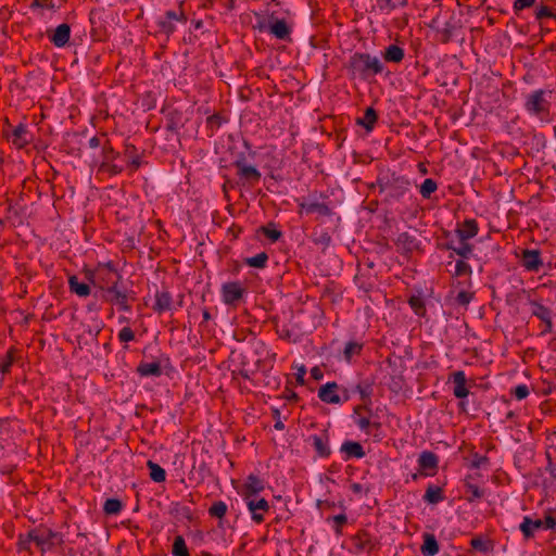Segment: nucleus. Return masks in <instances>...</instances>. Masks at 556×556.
Instances as JSON below:
<instances>
[{
    "mask_svg": "<svg viewBox=\"0 0 556 556\" xmlns=\"http://www.w3.org/2000/svg\"><path fill=\"white\" fill-rule=\"evenodd\" d=\"M70 36H71V27H70V25L64 23V24L59 25L55 28L52 36H50V40L54 46L61 48V47H64L68 42Z\"/></svg>",
    "mask_w": 556,
    "mask_h": 556,
    "instance_id": "16",
    "label": "nucleus"
},
{
    "mask_svg": "<svg viewBox=\"0 0 556 556\" xmlns=\"http://www.w3.org/2000/svg\"><path fill=\"white\" fill-rule=\"evenodd\" d=\"M13 359L11 356V353L9 352L7 355V358L3 363H0V371L8 372L10 370V367L12 366Z\"/></svg>",
    "mask_w": 556,
    "mask_h": 556,
    "instance_id": "52",
    "label": "nucleus"
},
{
    "mask_svg": "<svg viewBox=\"0 0 556 556\" xmlns=\"http://www.w3.org/2000/svg\"><path fill=\"white\" fill-rule=\"evenodd\" d=\"M137 371L141 376H155L159 377L162 375V369L159 363H141Z\"/></svg>",
    "mask_w": 556,
    "mask_h": 556,
    "instance_id": "26",
    "label": "nucleus"
},
{
    "mask_svg": "<svg viewBox=\"0 0 556 556\" xmlns=\"http://www.w3.org/2000/svg\"><path fill=\"white\" fill-rule=\"evenodd\" d=\"M102 152H103V161L102 162L114 163V161L119 156V153L115 152L112 147H104Z\"/></svg>",
    "mask_w": 556,
    "mask_h": 556,
    "instance_id": "44",
    "label": "nucleus"
},
{
    "mask_svg": "<svg viewBox=\"0 0 556 556\" xmlns=\"http://www.w3.org/2000/svg\"><path fill=\"white\" fill-rule=\"evenodd\" d=\"M261 230L273 242L278 241L282 236L281 231L274 227V224L263 226Z\"/></svg>",
    "mask_w": 556,
    "mask_h": 556,
    "instance_id": "37",
    "label": "nucleus"
},
{
    "mask_svg": "<svg viewBox=\"0 0 556 556\" xmlns=\"http://www.w3.org/2000/svg\"><path fill=\"white\" fill-rule=\"evenodd\" d=\"M56 536H58V534L51 530H45L41 532L38 530H34L28 533L29 540L35 542L38 546H41V547H43L46 544L53 545L54 539Z\"/></svg>",
    "mask_w": 556,
    "mask_h": 556,
    "instance_id": "14",
    "label": "nucleus"
},
{
    "mask_svg": "<svg viewBox=\"0 0 556 556\" xmlns=\"http://www.w3.org/2000/svg\"><path fill=\"white\" fill-rule=\"evenodd\" d=\"M330 236L328 233H323L319 239L317 240L318 243H323L325 245H328L330 242Z\"/></svg>",
    "mask_w": 556,
    "mask_h": 556,
    "instance_id": "61",
    "label": "nucleus"
},
{
    "mask_svg": "<svg viewBox=\"0 0 556 556\" xmlns=\"http://www.w3.org/2000/svg\"><path fill=\"white\" fill-rule=\"evenodd\" d=\"M174 556H190L182 536H176L173 544Z\"/></svg>",
    "mask_w": 556,
    "mask_h": 556,
    "instance_id": "31",
    "label": "nucleus"
},
{
    "mask_svg": "<svg viewBox=\"0 0 556 556\" xmlns=\"http://www.w3.org/2000/svg\"><path fill=\"white\" fill-rule=\"evenodd\" d=\"M521 262L523 267L530 271H539L542 266L541 254L538 250H525Z\"/></svg>",
    "mask_w": 556,
    "mask_h": 556,
    "instance_id": "8",
    "label": "nucleus"
},
{
    "mask_svg": "<svg viewBox=\"0 0 556 556\" xmlns=\"http://www.w3.org/2000/svg\"><path fill=\"white\" fill-rule=\"evenodd\" d=\"M454 26L451 23H445L444 27L440 30L441 41L447 43L453 36Z\"/></svg>",
    "mask_w": 556,
    "mask_h": 556,
    "instance_id": "43",
    "label": "nucleus"
},
{
    "mask_svg": "<svg viewBox=\"0 0 556 556\" xmlns=\"http://www.w3.org/2000/svg\"><path fill=\"white\" fill-rule=\"evenodd\" d=\"M472 300V293L460 291L456 296V302L462 306H467Z\"/></svg>",
    "mask_w": 556,
    "mask_h": 556,
    "instance_id": "45",
    "label": "nucleus"
},
{
    "mask_svg": "<svg viewBox=\"0 0 556 556\" xmlns=\"http://www.w3.org/2000/svg\"><path fill=\"white\" fill-rule=\"evenodd\" d=\"M118 339L122 342H128L135 339V333L129 327H124L118 333Z\"/></svg>",
    "mask_w": 556,
    "mask_h": 556,
    "instance_id": "47",
    "label": "nucleus"
},
{
    "mask_svg": "<svg viewBox=\"0 0 556 556\" xmlns=\"http://www.w3.org/2000/svg\"><path fill=\"white\" fill-rule=\"evenodd\" d=\"M305 375H306V369L303 366L300 367L298 372H296V381H298V383H300V384L304 383Z\"/></svg>",
    "mask_w": 556,
    "mask_h": 556,
    "instance_id": "57",
    "label": "nucleus"
},
{
    "mask_svg": "<svg viewBox=\"0 0 556 556\" xmlns=\"http://www.w3.org/2000/svg\"><path fill=\"white\" fill-rule=\"evenodd\" d=\"M356 389L359 392L362 400L365 401L369 399V392L366 389H363L359 384L356 387Z\"/></svg>",
    "mask_w": 556,
    "mask_h": 556,
    "instance_id": "60",
    "label": "nucleus"
},
{
    "mask_svg": "<svg viewBox=\"0 0 556 556\" xmlns=\"http://www.w3.org/2000/svg\"><path fill=\"white\" fill-rule=\"evenodd\" d=\"M543 521V528L545 529H555L556 528V519L552 516H546Z\"/></svg>",
    "mask_w": 556,
    "mask_h": 556,
    "instance_id": "54",
    "label": "nucleus"
},
{
    "mask_svg": "<svg viewBox=\"0 0 556 556\" xmlns=\"http://www.w3.org/2000/svg\"><path fill=\"white\" fill-rule=\"evenodd\" d=\"M334 521L339 525V526H342L346 522V517L345 515H338L334 517Z\"/></svg>",
    "mask_w": 556,
    "mask_h": 556,
    "instance_id": "63",
    "label": "nucleus"
},
{
    "mask_svg": "<svg viewBox=\"0 0 556 556\" xmlns=\"http://www.w3.org/2000/svg\"><path fill=\"white\" fill-rule=\"evenodd\" d=\"M122 509V502L117 498H109L104 503L103 510L106 515H116Z\"/></svg>",
    "mask_w": 556,
    "mask_h": 556,
    "instance_id": "34",
    "label": "nucleus"
},
{
    "mask_svg": "<svg viewBox=\"0 0 556 556\" xmlns=\"http://www.w3.org/2000/svg\"><path fill=\"white\" fill-rule=\"evenodd\" d=\"M419 466L424 470H433L438 466V456L432 452H422L418 459Z\"/></svg>",
    "mask_w": 556,
    "mask_h": 556,
    "instance_id": "23",
    "label": "nucleus"
},
{
    "mask_svg": "<svg viewBox=\"0 0 556 556\" xmlns=\"http://www.w3.org/2000/svg\"><path fill=\"white\" fill-rule=\"evenodd\" d=\"M300 214H317L319 216H330L332 214L331 208L320 202H302L300 203Z\"/></svg>",
    "mask_w": 556,
    "mask_h": 556,
    "instance_id": "10",
    "label": "nucleus"
},
{
    "mask_svg": "<svg viewBox=\"0 0 556 556\" xmlns=\"http://www.w3.org/2000/svg\"><path fill=\"white\" fill-rule=\"evenodd\" d=\"M89 146L91 148H98L100 146V139L97 138V137H92L90 140H89Z\"/></svg>",
    "mask_w": 556,
    "mask_h": 556,
    "instance_id": "64",
    "label": "nucleus"
},
{
    "mask_svg": "<svg viewBox=\"0 0 556 556\" xmlns=\"http://www.w3.org/2000/svg\"><path fill=\"white\" fill-rule=\"evenodd\" d=\"M222 294L225 304L237 306L244 294V289L238 281L226 282L222 287Z\"/></svg>",
    "mask_w": 556,
    "mask_h": 556,
    "instance_id": "5",
    "label": "nucleus"
},
{
    "mask_svg": "<svg viewBox=\"0 0 556 556\" xmlns=\"http://www.w3.org/2000/svg\"><path fill=\"white\" fill-rule=\"evenodd\" d=\"M526 109L541 119H545L549 113V102L545 99V91L536 90L529 94L526 101Z\"/></svg>",
    "mask_w": 556,
    "mask_h": 556,
    "instance_id": "4",
    "label": "nucleus"
},
{
    "mask_svg": "<svg viewBox=\"0 0 556 556\" xmlns=\"http://www.w3.org/2000/svg\"><path fill=\"white\" fill-rule=\"evenodd\" d=\"M249 510L252 514V519L261 523L264 521V513L268 511L269 505L265 498H257L253 496L251 498H245Z\"/></svg>",
    "mask_w": 556,
    "mask_h": 556,
    "instance_id": "6",
    "label": "nucleus"
},
{
    "mask_svg": "<svg viewBox=\"0 0 556 556\" xmlns=\"http://www.w3.org/2000/svg\"><path fill=\"white\" fill-rule=\"evenodd\" d=\"M377 121V113L372 108H367L362 118L357 119V124L365 127L367 130H371Z\"/></svg>",
    "mask_w": 556,
    "mask_h": 556,
    "instance_id": "29",
    "label": "nucleus"
},
{
    "mask_svg": "<svg viewBox=\"0 0 556 556\" xmlns=\"http://www.w3.org/2000/svg\"><path fill=\"white\" fill-rule=\"evenodd\" d=\"M184 18V13H177L175 11H167L166 12V20L168 21H179Z\"/></svg>",
    "mask_w": 556,
    "mask_h": 556,
    "instance_id": "55",
    "label": "nucleus"
},
{
    "mask_svg": "<svg viewBox=\"0 0 556 556\" xmlns=\"http://www.w3.org/2000/svg\"><path fill=\"white\" fill-rule=\"evenodd\" d=\"M363 349V345L357 343V342H349L346 345H345V349H344V357L348 362L351 361V358L354 356V355H358L361 353Z\"/></svg>",
    "mask_w": 556,
    "mask_h": 556,
    "instance_id": "40",
    "label": "nucleus"
},
{
    "mask_svg": "<svg viewBox=\"0 0 556 556\" xmlns=\"http://www.w3.org/2000/svg\"><path fill=\"white\" fill-rule=\"evenodd\" d=\"M535 3V0H515L514 10L520 11L526 8H531Z\"/></svg>",
    "mask_w": 556,
    "mask_h": 556,
    "instance_id": "49",
    "label": "nucleus"
},
{
    "mask_svg": "<svg viewBox=\"0 0 556 556\" xmlns=\"http://www.w3.org/2000/svg\"><path fill=\"white\" fill-rule=\"evenodd\" d=\"M273 418L276 420L275 429L282 430L285 428V425L280 420V412H279V409H273Z\"/></svg>",
    "mask_w": 556,
    "mask_h": 556,
    "instance_id": "53",
    "label": "nucleus"
},
{
    "mask_svg": "<svg viewBox=\"0 0 556 556\" xmlns=\"http://www.w3.org/2000/svg\"><path fill=\"white\" fill-rule=\"evenodd\" d=\"M269 31L276 38L287 40L290 37V27L287 25L285 20H279L274 16L270 18Z\"/></svg>",
    "mask_w": 556,
    "mask_h": 556,
    "instance_id": "13",
    "label": "nucleus"
},
{
    "mask_svg": "<svg viewBox=\"0 0 556 556\" xmlns=\"http://www.w3.org/2000/svg\"><path fill=\"white\" fill-rule=\"evenodd\" d=\"M450 249H452V247H450ZM453 251L457 255L467 258L472 252V245L467 242H462V245L459 248H453Z\"/></svg>",
    "mask_w": 556,
    "mask_h": 556,
    "instance_id": "42",
    "label": "nucleus"
},
{
    "mask_svg": "<svg viewBox=\"0 0 556 556\" xmlns=\"http://www.w3.org/2000/svg\"><path fill=\"white\" fill-rule=\"evenodd\" d=\"M235 166L238 169V176L245 182L255 185L260 181L262 175L256 167L247 164L244 161H237Z\"/></svg>",
    "mask_w": 556,
    "mask_h": 556,
    "instance_id": "7",
    "label": "nucleus"
},
{
    "mask_svg": "<svg viewBox=\"0 0 556 556\" xmlns=\"http://www.w3.org/2000/svg\"><path fill=\"white\" fill-rule=\"evenodd\" d=\"M349 66L353 73L358 74L362 78H368L383 71L380 60L368 53H354L350 59Z\"/></svg>",
    "mask_w": 556,
    "mask_h": 556,
    "instance_id": "1",
    "label": "nucleus"
},
{
    "mask_svg": "<svg viewBox=\"0 0 556 556\" xmlns=\"http://www.w3.org/2000/svg\"><path fill=\"white\" fill-rule=\"evenodd\" d=\"M520 531L526 539L533 536V531L543 528V521L541 519L532 520L530 517H525L520 525Z\"/></svg>",
    "mask_w": 556,
    "mask_h": 556,
    "instance_id": "18",
    "label": "nucleus"
},
{
    "mask_svg": "<svg viewBox=\"0 0 556 556\" xmlns=\"http://www.w3.org/2000/svg\"><path fill=\"white\" fill-rule=\"evenodd\" d=\"M383 56L388 62L400 63L404 58V50L399 46L391 45L386 49Z\"/></svg>",
    "mask_w": 556,
    "mask_h": 556,
    "instance_id": "27",
    "label": "nucleus"
},
{
    "mask_svg": "<svg viewBox=\"0 0 556 556\" xmlns=\"http://www.w3.org/2000/svg\"><path fill=\"white\" fill-rule=\"evenodd\" d=\"M437 188V182L431 178H427L420 186V193L424 198L429 199Z\"/></svg>",
    "mask_w": 556,
    "mask_h": 556,
    "instance_id": "35",
    "label": "nucleus"
},
{
    "mask_svg": "<svg viewBox=\"0 0 556 556\" xmlns=\"http://www.w3.org/2000/svg\"><path fill=\"white\" fill-rule=\"evenodd\" d=\"M311 376L315 380H320L324 375H323V371L320 370V368L316 366V367L312 368Z\"/></svg>",
    "mask_w": 556,
    "mask_h": 556,
    "instance_id": "59",
    "label": "nucleus"
},
{
    "mask_svg": "<svg viewBox=\"0 0 556 556\" xmlns=\"http://www.w3.org/2000/svg\"><path fill=\"white\" fill-rule=\"evenodd\" d=\"M313 445L321 457H327L330 455V448L328 446V437L326 434L324 435H313Z\"/></svg>",
    "mask_w": 556,
    "mask_h": 556,
    "instance_id": "21",
    "label": "nucleus"
},
{
    "mask_svg": "<svg viewBox=\"0 0 556 556\" xmlns=\"http://www.w3.org/2000/svg\"><path fill=\"white\" fill-rule=\"evenodd\" d=\"M99 275H104L103 279L108 285H110L105 289L106 300L118 305L121 309L128 311L130 307L127 304V295L124 291L117 288V283L121 280L118 273L108 268L101 270Z\"/></svg>",
    "mask_w": 556,
    "mask_h": 556,
    "instance_id": "2",
    "label": "nucleus"
},
{
    "mask_svg": "<svg viewBox=\"0 0 556 556\" xmlns=\"http://www.w3.org/2000/svg\"><path fill=\"white\" fill-rule=\"evenodd\" d=\"M409 305L414 309V312L417 315H424L425 314V304L424 301L418 296H412L409 299Z\"/></svg>",
    "mask_w": 556,
    "mask_h": 556,
    "instance_id": "41",
    "label": "nucleus"
},
{
    "mask_svg": "<svg viewBox=\"0 0 556 556\" xmlns=\"http://www.w3.org/2000/svg\"><path fill=\"white\" fill-rule=\"evenodd\" d=\"M465 486H466V493L470 494L468 496V498H467L469 502H473L476 500H479V498H481L484 495V491L483 490H481L476 484H472L468 480L466 481Z\"/></svg>",
    "mask_w": 556,
    "mask_h": 556,
    "instance_id": "33",
    "label": "nucleus"
},
{
    "mask_svg": "<svg viewBox=\"0 0 556 556\" xmlns=\"http://www.w3.org/2000/svg\"><path fill=\"white\" fill-rule=\"evenodd\" d=\"M341 451L349 457L362 458L365 455L363 446L358 442L346 441L342 444Z\"/></svg>",
    "mask_w": 556,
    "mask_h": 556,
    "instance_id": "22",
    "label": "nucleus"
},
{
    "mask_svg": "<svg viewBox=\"0 0 556 556\" xmlns=\"http://www.w3.org/2000/svg\"><path fill=\"white\" fill-rule=\"evenodd\" d=\"M455 273L457 276H463L471 273V267L464 261H458L455 266Z\"/></svg>",
    "mask_w": 556,
    "mask_h": 556,
    "instance_id": "46",
    "label": "nucleus"
},
{
    "mask_svg": "<svg viewBox=\"0 0 556 556\" xmlns=\"http://www.w3.org/2000/svg\"><path fill=\"white\" fill-rule=\"evenodd\" d=\"M456 233L460 240V242H466L467 240L473 238L478 233V225L475 219L465 220L457 229Z\"/></svg>",
    "mask_w": 556,
    "mask_h": 556,
    "instance_id": "15",
    "label": "nucleus"
},
{
    "mask_svg": "<svg viewBox=\"0 0 556 556\" xmlns=\"http://www.w3.org/2000/svg\"><path fill=\"white\" fill-rule=\"evenodd\" d=\"M533 306L534 308L532 311V314L542 321H545L552 317L551 311L546 306L539 303H534Z\"/></svg>",
    "mask_w": 556,
    "mask_h": 556,
    "instance_id": "38",
    "label": "nucleus"
},
{
    "mask_svg": "<svg viewBox=\"0 0 556 556\" xmlns=\"http://www.w3.org/2000/svg\"><path fill=\"white\" fill-rule=\"evenodd\" d=\"M535 15H536V18H538V20H542V18H544V17H552V16H553V12H552V10H551L548 7H546V5H542V7L538 10V12H536V14H535Z\"/></svg>",
    "mask_w": 556,
    "mask_h": 556,
    "instance_id": "50",
    "label": "nucleus"
},
{
    "mask_svg": "<svg viewBox=\"0 0 556 556\" xmlns=\"http://www.w3.org/2000/svg\"><path fill=\"white\" fill-rule=\"evenodd\" d=\"M544 324H545V329L543 330V333L552 332V330H553L552 317L548 318L547 320H545Z\"/></svg>",
    "mask_w": 556,
    "mask_h": 556,
    "instance_id": "62",
    "label": "nucleus"
},
{
    "mask_svg": "<svg viewBox=\"0 0 556 556\" xmlns=\"http://www.w3.org/2000/svg\"><path fill=\"white\" fill-rule=\"evenodd\" d=\"M380 192L386 194V198L397 200L402 198L409 188V181L404 176L395 174L384 175L379 178Z\"/></svg>",
    "mask_w": 556,
    "mask_h": 556,
    "instance_id": "3",
    "label": "nucleus"
},
{
    "mask_svg": "<svg viewBox=\"0 0 556 556\" xmlns=\"http://www.w3.org/2000/svg\"><path fill=\"white\" fill-rule=\"evenodd\" d=\"M268 255L265 252L258 253L253 257L247 258L245 263L255 268H264L266 266Z\"/></svg>",
    "mask_w": 556,
    "mask_h": 556,
    "instance_id": "32",
    "label": "nucleus"
},
{
    "mask_svg": "<svg viewBox=\"0 0 556 556\" xmlns=\"http://www.w3.org/2000/svg\"><path fill=\"white\" fill-rule=\"evenodd\" d=\"M172 296L167 291L157 292L155 295L154 311L164 312L170 309Z\"/></svg>",
    "mask_w": 556,
    "mask_h": 556,
    "instance_id": "20",
    "label": "nucleus"
},
{
    "mask_svg": "<svg viewBox=\"0 0 556 556\" xmlns=\"http://www.w3.org/2000/svg\"><path fill=\"white\" fill-rule=\"evenodd\" d=\"M452 380H453V394L457 399H464L469 394V390L466 387V376L465 372L462 370L455 371L452 374Z\"/></svg>",
    "mask_w": 556,
    "mask_h": 556,
    "instance_id": "12",
    "label": "nucleus"
},
{
    "mask_svg": "<svg viewBox=\"0 0 556 556\" xmlns=\"http://www.w3.org/2000/svg\"><path fill=\"white\" fill-rule=\"evenodd\" d=\"M338 389L339 386L336 382H328L320 387L318 397L325 403L338 404L341 402V397L337 393Z\"/></svg>",
    "mask_w": 556,
    "mask_h": 556,
    "instance_id": "9",
    "label": "nucleus"
},
{
    "mask_svg": "<svg viewBox=\"0 0 556 556\" xmlns=\"http://www.w3.org/2000/svg\"><path fill=\"white\" fill-rule=\"evenodd\" d=\"M124 167L119 164L112 162H102L98 167V174H109L110 176H114L121 174Z\"/></svg>",
    "mask_w": 556,
    "mask_h": 556,
    "instance_id": "30",
    "label": "nucleus"
},
{
    "mask_svg": "<svg viewBox=\"0 0 556 556\" xmlns=\"http://www.w3.org/2000/svg\"><path fill=\"white\" fill-rule=\"evenodd\" d=\"M227 513V505L223 501L213 503L208 509V514L215 518H223Z\"/></svg>",
    "mask_w": 556,
    "mask_h": 556,
    "instance_id": "36",
    "label": "nucleus"
},
{
    "mask_svg": "<svg viewBox=\"0 0 556 556\" xmlns=\"http://www.w3.org/2000/svg\"><path fill=\"white\" fill-rule=\"evenodd\" d=\"M356 424L358 425V427L361 429H367L370 425V421H369V418L368 417H363L361 416L357 420H356Z\"/></svg>",
    "mask_w": 556,
    "mask_h": 556,
    "instance_id": "56",
    "label": "nucleus"
},
{
    "mask_svg": "<svg viewBox=\"0 0 556 556\" xmlns=\"http://www.w3.org/2000/svg\"><path fill=\"white\" fill-rule=\"evenodd\" d=\"M160 26H161V29L163 31H165L166 34H170L175 29L174 24L172 23V21H168V20L161 21Z\"/></svg>",
    "mask_w": 556,
    "mask_h": 556,
    "instance_id": "51",
    "label": "nucleus"
},
{
    "mask_svg": "<svg viewBox=\"0 0 556 556\" xmlns=\"http://www.w3.org/2000/svg\"><path fill=\"white\" fill-rule=\"evenodd\" d=\"M147 466L150 469V478L154 482H164L165 481L166 472L160 465H157L156 463H154L152 460H148Z\"/></svg>",
    "mask_w": 556,
    "mask_h": 556,
    "instance_id": "28",
    "label": "nucleus"
},
{
    "mask_svg": "<svg viewBox=\"0 0 556 556\" xmlns=\"http://www.w3.org/2000/svg\"><path fill=\"white\" fill-rule=\"evenodd\" d=\"M129 167L131 169V172H135L137 170L139 167H140V160L138 156H134L130 161H129Z\"/></svg>",
    "mask_w": 556,
    "mask_h": 556,
    "instance_id": "58",
    "label": "nucleus"
},
{
    "mask_svg": "<svg viewBox=\"0 0 556 556\" xmlns=\"http://www.w3.org/2000/svg\"><path fill=\"white\" fill-rule=\"evenodd\" d=\"M513 394L516 399L523 400L529 395V389L526 384H520L514 389Z\"/></svg>",
    "mask_w": 556,
    "mask_h": 556,
    "instance_id": "48",
    "label": "nucleus"
},
{
    "mask_svg": "<svg viewBox=\"0 0 556 556\" xmlns=\"http://www.w3.org/2000/svg\"><path fill=\"white\" fill-rule=\"evenodd\" d=\"M8 138L18 149L24 148L30 141L27 127L23 124H20L17 127H15L12 134L8 135Z\"/></svg>",
    "mask_w": 556,
    "mask_h": 556,
    "instance_id": "11",
    "label": "nucleus"
},
{
    "mask_svg": "<svg viewBox=\"0 0 556 556\" xmlns=\"http://www.w3.org/2000/svg\"><path fill=\"white\" fill-rule=\"evenodd\" d=\"M264 490L263 481L254 475H250L243 488V495L245 498H251Z\"/></svg>",
    "mask_w": 556,
    "mask_h": 556,
    "instance_id": "17",
    "label": "nucleus"
},
{
    "mask_svg": "<svg viewBox=\"0 0 556 556\" xmlns=\"http://www.w3.org/2000/svg\"><path fill=\"white\" fill-rule=\"evenodd\" d=\"M422 555L434 556L439 552V544L433 534L426 533L424 535V544L420 548Z\"/></svg>",
    "mask_w": 556,
    "mask_h": 556,
    "instance_id": "19",
    "label": "nucleus"
},
{
    "mask_svg": "<svg viewBox=\"0 0 556 556\" xmlns=\"http://www.w3.org/2000/svg\"><path fill=\"white\" fill-rule=\"evenodd\" d=\"M470 545L472 548H475L476 551H479L481 553H489L492 547H491V544L489 541H485L481 538H473L471 541H470Z\"/></svg>",
    "mask_w": 556,
    "mask_h": 556,
    "instance_id": "39",
    "label": "nucleus"
},
{
    "mask_svg": "<svg viewBox=\"0 0 556 556\" xmlns=\"http://www.w3.org/2000/svg\"><path fill=\"white\" fill-rule=\"evenodd\" d=\"M70 288L72 292H75L79 296H88L90 294V287L87 283L79 282L76 276H72L68 279Z\"/></svg>",
    "mask_w": 556,
    "mask_h": 556,
    "instance_id": "25",
    "label": "nucleus"
},
{
    "mask_svg": "<svg viewBox=\"0 0 556 556\" xmlns=\"http://www.w3.org/2000/svg\"><path fill=\"white\" fill-rule=\"evenodd\" d=\"M424 500L430 504H437L444 500L443 490L440 486L429 485Z\"/></svg>",
    "mask_w": 556,
    "mask_h": 556,
    "instance_id": "24",
    "label": "nucleus"
}]
</instances>
